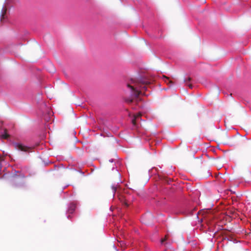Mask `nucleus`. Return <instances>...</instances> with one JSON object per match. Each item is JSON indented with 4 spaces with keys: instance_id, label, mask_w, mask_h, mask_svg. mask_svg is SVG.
Listing matches in <instances>:
<instances>
[{
    "instance_id": "6e6552de",
    "label": "nucleus",
    "mask_w": 251,
    "mask_h": 251,
    "mask_svg": "<svg viewBox=\"0 0 251 251\" xmlns=\"http://www.w3.org/2000/svg\"><path fill=\"white\" fill-rule=\"evenodd\" d=\"M162 78L163 79L164 81L167 84H174V82L172 80H170L169 77H168L165 75H163Z\"/></svg>"
},
{
    "instance_id": "7ed1b4c3",
    "label": "nucleus",
    "mask_w": 251,
    "mask_h": 251,
    "mask_svg": "<svg viewBox=\"0 0 251 251\" xmlns=\"http://www.w3.org/2000/svg\"><path fill=\"white\" fill-rule=\"evenodd\" d=\"M10 1L11 0H6V1L1 9L0 15V21H2V19H4L5 18V15L6 14L7 9V6L9 4Z\"/></svg>"
},
{
    "instance_id": "9b49d317",
    "label": "nucleus",
    "mask_w": 251,
    "mask_h": 251,
    "mask_svg": "<svg viewBox=\"0 0 251 251\" xmlns=\"http://www.w3.org/2000/svg\"><path fill=\"white\" fill-rule=\"evenodd\" d=\"M168 239V235H166L165 237L161 239V243H163L164 242H165L166 240H167Z\"/></svg>"
},
{
    "instance_id": "9d476101",
    "label": "nucleus",
    "mask_w": 251,
    "mask_h": 251,
    "mask_svg": "<svg viewBox=\"0 0 251 251\" xmlns=\"http://www.w3.org/2000/svg\"><path fill=\"white\" fill-rule=\"evenodd\" d=\"M191 77H188L184 79V82L186 84H188V83L191 81Z\"/></svg>"
},
{
    "instance_id": "dca6fc26",
    "label": "nucleus",
    "mask_w": 251,
    "mask_h": 251,
    "mask_svg": "<svg viewBox=\"0 0 251 251\" xmlns=\"http://www.w3.org/2000/svg\"><path fill=\"white\" fill-rule=\"evenodd\" d=\"M1 164L0 163V172L1 171Z\"/></svg>"
},
{
    "instance_id": "0eeeda50",
    "label": "nucleus",
    "mask_w": 251,
    "mask_h": 251,
    "mask_svg": "<svg viewBox=\"0 0 251 251\" xmlns=\"http://www.w3.org/2000/svg\"><path fill=\"white\" fill-rule=\"evenodd\" d=\"M119 199L120 201L124 204L126 207H128L129 206V204L126 201V199L125 197L123 195H120L119 196Z\"/></svg>"
},
{
    "instance_id": "f3484780",
    "label": "nucleus",
    "mask_w": 251,
    "mask_h": 251,
    "mask_svg": "<svg viewBox=\"0 0 251 251\" xmlns=\"http://www.w3.org/2000/svg\"><path fill=\"white\" fill-rule=\"evenodd\" d=\"M1 124H3V122H2V121H1Z\"/></svg>"
},
{
    "instance_id": "423d86ee",
    "label": "nucleus",
    "mask_w": 251,
    "mask_h": 251,
    "mask_svg": "<svg viewBox=\"0 0 251 251\" xmlns=\"http://www.w3.org/2000/svg\"><path fill=\"white\" fill-rule=\"evenodd\" d=\"M44 120L46 122L45 124L46 126L51 124L52 122H53V119L52 118H50L49 115L45 116Z\"/></svg>"
},
{
    "instance_id": "2eb2a0df",
    "label": "nucleus",
    "mask_w": 251,
    "mask_h": 251,
    "mask_svg": "<svg viewBox=\"0 0 251 251\" xmlns=\"http://www.w3.org/2000/svg\"><path fill=\"white\" fill-rule=\"evenodd\" d=\"M112 189H113V192L114 193H115L116 191V188L115 187H112Z\"/></svg>"
},
{
    "instance_id": "f03ea898",
    "label": "nucleus",
    "mask_w": 251,
    "mask_h": 251,
    "mask_svg": "<svg viewBox=\"0 0 251 251\" xmlns=\"http://www.w3.org/2000/svg\"><path fill=\"white\" fill-rule=\"evenodd\" d=\"M13 145L15 149L23 151H28L30 149L28 147L18 143H14Z\"/></svg>"
},
{
    "instance_id": "20e7f679",
    "label": "nucleus",
    "mask_w": 251,
    "mask_h": 251,
    "mask_svg": "<svg viewBox=\"0 0 251 251\" xmlns=\"http://www.w3.org/2000/svg\"><path fill=\"white\" fill-rule=\"evenodd\" d=\"M10 137L8 133V130L4 128L0 129V138L2 139H7Z\"/></svg>"
},
{
    "instance_id": "f257e3e1",
    "label": "nucleus",
    "mask_w": 251,
    "mask_h": 251,
    "mask_svg": "<svg viewBox=\"0 0 251 251\" xmlns=\"http://www.w3.org/2000/svg\"><path fill=\"white\" fill-rule=\"evenodd\" d=\"M150 82L144 78L139 79H131V82L127 84V87L130 88L132 96L137 98L142 94V89L146 90L147 86L149 85Z\"/></svg>"
},
{
    "instance_id": "39448f33",
    "label": "nucleus",
    "mask_w": 251,
    "mask_h": 251,
    "mask_svg": "<svg viewBox=\"0 0 251 251\" xmlns=\"http://www.w3.org/2000/svg\"><path fill=\"white\" fill-rule=\"evenodd\" d=\"M132 123L134 125L143 126L142 120L140 115L134 117L132 120Z\"/></svg>"
},
{
    "instance_id": "4468645a",
    "label": "nucleus",
    "mask_w": 251,
    "mask_h": 251,
    "mask_svg": "<svg viewBox=\"0 0 251 251\" xmlns=\"http://www.w3.org/2000/svg\"><path fill=\"white\" fill-rule=\"evenodd\" d=\"M4 160V157L3 156H0V162L3 161Z\"/></svg>"
},
{
    "instance_id": "f8f14e48",
    "label": "nucleus",
    "mask_w": 251,
    "mask_h": 251,
    "mask_svg": "<svg viewBox=\"0 0 251 251\" xmlns=\"http://www.w3.org/2000/svg\"><path fill=\"white\" fill-rule=\"evenodd\" d=\"M82 120L83 121V122L81 123L82 124H83V125L87 124L86 122V119L85 118H83Z\"/></svg>"
},
{
    "instance_id": "ddd939ff",
    "label": "nucleus",
    "mask_w": 251,
    "mask_h": 251,
    "mask_svg": "<svg viewBox=\"0 0 251 251\" xmlns=\"http://www.w3.org/2000/svg\"><path fill=\"white\" fill-rule=\"evenodd\" d=\"M190 89H192L193 85L192 84H187Z\"/></svg>"
},
{
    "instance_id": "1a4fd4ad",
    "label": "nucleus",
    "mask_w": 251,
    "mask_h": 251,
    "mask_svg": "<svg viewBox=\"0 0 251 251\" xmlns=\"http://www.w3.org/2000/svg\"><path fill=\"white\" fill-rule=\"evenodd\" d=\"M125 101L128 103V104H130V103H131L132 102H133V99L132 98H125Z\"/></svg>"
},
{
    "instance_id": "a211bd4d",
    "label": "nucleus",
    "mask_w": 251,
    "mask_h": 251,
    "mask_svg": "<svg viewBox=\"0 0 251 251\" xmlns=\"http://www.w3.org/2000/svg\"><path fill=\"white\" fill-rule=\"evenodd\" d=\"M111 135H108V136H111Z\"/></svg>"
}]
</instances>
